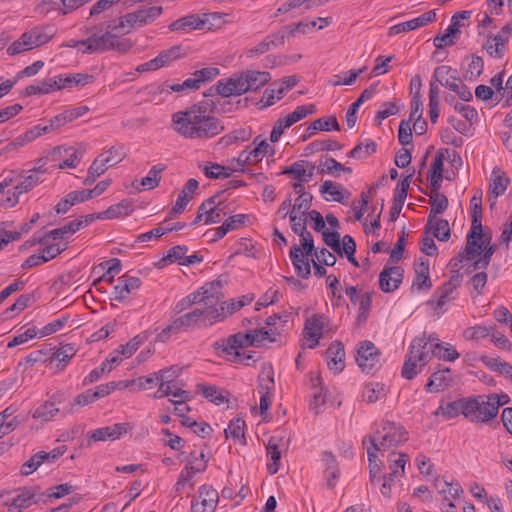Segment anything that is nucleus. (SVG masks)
Masks as SVG:
<instances>
[{"label":"nucleus","mask_w":512,"mask_h":512,"mask_svg":"<svg viewBox=\"0 0 512 512\" xmlns=\"http://www.w3.org/2000/svg\"><path fill=\"white\" fill-rule=\"evenodd\" d=\"M471 217L474 229H481L482 226V191L478 190L470 200Z\"/></svg>","instance_id":"obj_47"},{"label":"nucleus","mask_w":512,"mask_h":512,"mask_svg":"<svg viewBox=\"0 0 512 512\" xmlns=\"http://www.w3.org/2000/svg\"><path fill=\"white\" fill-rule=\"evenodd\" d=\"M138 26L137 12H130L121 16L118 20L108 21V28L118 31L119 34H127Z\"/></svg>","instance_id":"obj_25"},{"label":"nucleus","mask_w":512,"mask_h":512,"mask_svg":"<svg viewBox=\"0 0 512 512\" xmlns=\"http://www.w3.org/2000/svg\"><path fill=\"white\" fill-rule=\"evenodd\" d=\"M198 181L194 178L189 179L176 200L175 205L170 211V218H172L176 214L182 213V211L186 208L188 203L191 201L194 192L198 188Z\"/></svg>","instance_id":"obj_20"},{"label":"nucleus","mask_w":512,"mask_h":512,"mask_svg":"<svg viewBox=\"0 0 512 512\" xmlns=\"http://www.w3.org/2000/svg\"><path fill=\"white\" fill-rule=\"evenodd\" d=\"M197 391L216 405H221L227 402L228 397L230 396L228 391L221 390L215 385L198 384Z\"/></svg>","instance_id":"obj_27"},{"label":"nucleus","mask_w":512,"mask_h":512,"mask_svg":"<svg viewBox=\"0 0 512 512\" xmlns=\"http://www.w3.org/2000/svg\"><path fill=\"white\" fill-rule=\"evenodd\" d=\"M425 233L432 232L433 236L439 241H448L451 236L449 222L446 219H437L429 226L428 222L425 225Z\"/></svg>","instance_id":"obj_33"},{"label":"nucleus","mask_w":512,"mask_h":512,"mask_svg":"<svg viewBox=\"0 0 512 512\" xmlns=\"http://www.w3.org/2000/svg\"><path fill=\"white\" fill-rule=\"evenodd\" d=\"M484 62L482 57L473 55L464 77L469 80L477 79L483 72Z\"/></svg>","instance_id":"obj_63"},{"label":"nucleus","mask_w":512,"mask_h":512,"mask_svg":"<svg viewBox=\"0 0 512 512\" xmlns=\"http://www.w3.org/2000/svg\"><path fill=\"white\" fill-rule=\"evenodd\" d=\"M246 424L245 421L242 418H235L232 419L228 425V428L225 429V436L226 438H231L234 441H238L241 444H246V437H245V428Z\"/></svg>","instance_id":"obj_40"},{"label":"nucleus","mask_w":512,"mask_h":512,"mask_svg":"<svg viewBox=\"0 0 512 512\" xmlns=\"http://www.w3.org/2000/svg\"><path fill=\"white\" fill-rule=\"evenodd\" d=\"M53 37V32L50 28L34 27L31 30L23 33V40L27 39V46L31 49L39 47L49 42Z\"/></svg>","instance_id":"obj_22"},{"label":"nucleus","mask_w":512,"mask_h":512,"mask_svg":"<svg viewBox=\"0 0 512 512\" xmlns=\"http://www.w3.org/2000/svg\"><path fill=\"white\" fill-rule=\"evenodd\" d=\"M322 316L314 315L312 318H309L305 322L306 334L308 337H317L322 338L323 336V323L321 322Z\"/></svg>","instance_id":"obj_60"},{"label":"nucleus","mask_w":512,"mask_h":512,"mask_svg":"<svg viewBox=\"0 0 512 512\" xmlns=\"http://www.w3.org/2000/svg\"><path fill=\"white\" fill-rule=\"evenodd\" d=\"M76 349L71 344H66L61 346L56 351L50 353L49 352V361L57 360L59 363L57 364V369L62 370L66 364L72 359L75 355Z\"/></svg>","instance_id":"obj_37"},{"label":"nucleus","mask_w":512,"mask_h":512,"mask_svg":"<svg viewBox=\"0 0 512 512\" xmlns=\"http://www.w3.org/2000/svg\"><path fill=\"white\" fill-rule=\"evenodd\" d=\"M59 412L55 402L49 400L41 404L33 413L34 419H39L41 422L46 423L50 421Z\"/></svg>","instance_id":"obj_50"},{"label":"nucleus","mask_w":512,"mask_h":512,"mask_svg":"<svg viewBox=\"0 0 512 512\" xmlns=\"http://www.w3.org/2000/svg\"><path fill=\"white\" fill-rule=\"evenodd\" d=\"M377 451L367 448L368 461H369V480L371 484H376L380 481L381 466L377 462Z\"/></svg>","instance_id":"obj_57"},{"label":"nucleus","mask_w":512,"mask_h":512,"mask_svg":"<svg viewBox=\"0 0 512 512\" xmlns=\"http://www.w3.org/2000/svg\"><path fill=\"white\" fill-rule=\"evenodd\" d=\"M386 396V387L382 383L370 382L365 385L363 398L368 403H375Z\"/></svg>","instance_id":"obj_43"},{"label":"nucleus","mask_w":512,"mask_h":512,"mask_svg":"<svg viewBox=\"0 0 512 512\" xmlns=\"http://www.w3.org/2000/svg\"><path fill=\"white\" fill-rule=\"evenodd\" d=\"M267 455L271 459V463L267 465V470L270 474H276L279 470L280 459H281V451L278 447V440L276 437H271L266 446Z\"/></svg>","instance_id":"obj_39"},{"label":"nucleus","mask_w":512,"mask_h":512,"mask_svg":"<svg viewBox=\"0 0 512 512\" xmlns=\"http://www.w3.org/2000/svg\"><path fill=\"white\" fill-rule=\"evenodd\" d=\"M323 240L339 256H342V247L340 233L337 231L324 230L322 232Z\"/></svg>","instance_id":"obj_64"},{"label":"nucleus","mask_w":512,"mask_h":512,"mask_svg":"<svg viewBox=\"0 0 512 512\" xmlns=\"http://www.w3.org/2000/svg\"><path fill=\"white\" fill-rule=\"evenodd\" d=\"M115 32L117 31L108 28V22H106L105 33L102 35H97L96 33H94L89 38H87L86 42H88V45L85 49H82V52L91 54L111 50L113 47V39Z\"/></svg>","instance_id":"obj_15"},{"label":"nucleus","mask_w":512,"mask_h":512,"mask_svg":"<svg viewBox=\"0 0 512 512\" xmlns=\"http://www.w3.org/2000/svg\"><path fill=\"white\" fill-rule=\"evenodd\" d=\"M200 296L201 295L198 293V291L190 293L175 304L173 312L179 314L187 309H190L195 304L203 303V298H200Z\"/></svg>","instance_id":"obj_59"},{"label":"nucleus","mask_w":512,"mask_h":512,"mask_svg":"<svg viewBox=\"0 0 512 512\" xmlns=\"http://www.w3.org/2000/svg\"><path fill=\"white\" fill-rule=\"evenodd\" d=\"M469 400H474L477 403V408L474 409L475 411L468 419L474 423H489L492 419H488L485 415L487 413V409H490V406L488 404V402H491L489 400V396L476 395L469 397Z\"/></svg>","instance_id":"obj_29"},{"label":"nucleus","mask_w":512,"mask_h":512,"mask_svg":"<svg viewBox=\"0 0 512 512\" xmlns=\"http://www.w3.org/2000/svg\"><path fill=\"white\" fill-rule=\"evenodd\" d=\"M166 169L165 165L157 164L154 165L150 171L148 172V175L141 179L140 185L142 186L143 190H152L156 188L159 185V182L161 180V172H163Z\"/></svg>","instance_id":"obj_44"},{"label":"nucleus","mask_w":512,"mask_h":512,"mask_svg":"<svg viewBox=\"0 0 512 512\" xmlns=\"http://www.w3.org/2000/svg\"><path fill=\"white\" fill-rule=\"evenodd\" d=\"M491 236L486 238L485 244L482 246L483 255L479 259L475 260L472 265L469 266V271H475L477 269H485L491 262V258L496 251V245L490 244Z\"/></svg>","instance_id":"obj_38"},{"label":"nucleus","mask_w":512,"mask_h":512,"mask_svg":"<svg viewBox=\"0 0 512 512\" xmlns=\"http://www.w3.org/2000/svg\"><path fill=\"white\" fill-rule=\"evenodd\" d=\"M170 31H192L205 28V22L202 21L201 14H189L173 21L168 26Z\"/></svg>","instance_id":"obj_21"},{"label":"nucleus","mask_w":512,"mask_h":512,"mask_svg":"<svg viewBox=\"0 0 512 512\" xmlns=\"http://www.w3.org/2000/svg\"><path fill=\"white\" fill-rule=\"evenodd\" d=\"M145 340V335L138 334L129 340L125 345H120L114 351V353L120 354L124 358H129L138 350V348L144 343Z\"/></svg>","instance_id":"obj_53"},{"label":"nucleus","mask_w":512,"mask_h":512,"mask_svg":"<svg viewBox=\"0 0 512 512\" xmlns=\"http://www.w3.org/2000/svg\"><path fill=\"white\" fill-rule=\"evenodd\" d=\"M188 251V247L186 245H176L168 250L167 255L164 256L158 262V267L163 268L168 264L178 262L181 265L186 258V253Z\"/></svg>","instance_id":"obj_41"},{"label":"nucleus","mask_w":512,"mask_h":512,"mask_svg":"<svg viewBox=\"0 0 512 512\" xmlns=\"http://www.w3.org/2000/svg\"><path fill=\"white\" fill-rule=\"evenodd\" d=\"M133 426L128 423H116L112 426L101 427L88 433L87 446H91L93 442L117 440L120 439L124 434L131 431Z\"/></svg>","instance_id":"obj_7"},{"label":"nucleus","mask_w":512,"mask_h":512,"mask_svg":"<svg viewBox=\"0 0 512 512\" xmlns=\"http://www.w3.org/2000/svg\"><path fill=\"white\" fill-rule=\"evenodd\" d=\"M471 11H460L455 13L451 18V24L446 28L443 35H438L434 38V45L437 49H441L444 46L453 45L455 43V37L460 33V27L462 26L461 20L470 18Z\"/></svg>","instance_id":"obj_10"},{"label":"nucleus","mask_w":512,"mask_h":512,"mask_svg":"<svg viewBox=\"0 0 512 512\" xmlns=\"http://www.w3.org/2000/svg\"><path fill=\"white\" fill-rule=\"evenodd\" d=\"M254 300L253 294H246L241 296L238 300L231 299L229 301H224L220 305V312H223L224 319H226L229 315H232L236 311L240 310L246 305H249Z\"/></svg>","instance_id":"obj_35"},{"label":"nucleus","mask_w":512,"mask_h":512,"mask_svg":"<svg viewBox=\"0 0 512 512\" xmlns=\"http://www.w3.org/2000/svg\"><path fill=\"white\" fill-rule=\"evenodd\" d=\"M138 15V26L143 27L145 25L154 22L163 12L162 6H151L136 10Z\"/></svg>","instance_id":"obj_48"},{"label":"nucleus","mask_w":512,"mask_h":512,"mask_svg":"<svg viewBox=\"0 0 512 512\" xmlns=\"http://www.w3.org/2000/svg\"><path fill=\"white\" fill-rule=\"evenodd\" d=\"M134 211L133 201L124 199L121 202L110 206L107 210L102 211L105 219H115L121 216H128Z\"/></svg>","instance_id":"obj_34"},{"label":"nucleus","mask_w":512,"mask_h":512,"mask_svg":"<svg viewBox=\"0 0 512 512\" xmlns=\"http://www.w3.org/2000/svg\"><path fill=\"white\" fill-rule=\"evenodd\" d=\"M431 353L438 359L444 361L453 362L459 358V353L449 344L444 346L442 343H435L431 347Z\"/></svg>","instance_id":"obj_52"},{"label":"nucleus","mask_w":512,"mask_h":512,"mask_svg":"<svg viewBox=\"0 0 512 512\" xmlns=\"http://www.w3.org/2000/svg\"><path fill=\"white\" fill-rule=\"evenodd\" d=\"M422 370H420V365L416 361L414 355H412L409 351L406 354L405 362L402 367L401 375L403 378L411 380L413 379L418 373H420Z\"/></svg>","instance_id":"obj_56"},{"label":"nucleus","mask_w":512,"mask_h":512,"mask_svg":"<svg viewBox=\"0 0 512 512\" xmlns=\"http://www.w3.org/2000/svg\"><path fill=\"white\" fill-rule=\"evenodd\" d=\"M88 111H89V107L85 106V105L69 108V109H66L65 111H63L62 113L54 116L53 118H51V121L56 130V129L66 125L67 123H70V122L76 120L77 118L85 115Z\"/></svg>","instance_id":"obj_24"},{"label":"nucleus","mask_w":512,"mask_h":512,"mask_svg":"<svg viewBox=\"0 0 512 512\" xmlns=\"http://www.w3.org/2000/svg\"><path fill=\"white\" fill-rule=\"evenodd\" d=\"M433 79L444 87L445 81L451 85L453 83L461 82V78L459 77L457 70L452 69V67L447 65L436 67L433 73Z\"/></svg>","instance_id":"obj_36"},{"label":"nucleus","mask_w":512,"mask_h":512,"mask_svg":"<svg viewBox=\"0 0 512 512\" xmlns=\"http://www.w3.org/2000/svg\"><path fill=\"white\" fill-rule=\"evenodd\" d=\"M216 104L211 100L200 101L172 115L173 129L184 138L206 139L220 134L224 126L211 116Z\"/></svg>","instance_id":"obj_1"},{"label":"nucleus","mask_w":512,"mask_h":512,"mask_svg":"<svg viewBox=\"0 0 512 512\" xmlns=\"http://www.w3.org/2000/svg\"><path fill=\"white\" fill-rule=\"evenodd\" d=\"M230 16L222 12H209L201 14L202 21L205 22V28L208 30H217L222 28L223 25L228 23L226 17Z\"/></svg>","instance_id":"obj_49"},{"label":"nucleus","mask_w":512,"mask_h":512,"mask_svg":"<svg viewBox=\"0 0 512 512\" xmlns=\"http://www.w3.org/2000/svg\"><path fill=\"white\" fill-rule=\"evenodd\" d=\"M320 193L327 201L333 200L344 203L345 198L350 196V192L341 187L340 184L331 180H325L320 186Z\"/></svg>","instance_id":"obj_23"},{"label":"nucleus","mask_w":512,"mask_h":512,"mask_svg":"<svg viewBox=\"0 0 512 512\" xmlns=\"http://www.w3.org/2000/svg\"><path fill=\"white\" fill-rule=\"evenodd\" d=\"M404 278V270L400 266L384 267L379 275V288L384 293L398 289Z\"/></svg>","instance_id":"obj_13"},{"label":"nucleus","mask_w":512,"mask_h":512,"mask_svg":"<svg viewBox=\"0 0 512 512\" xmlns=\"http://www.w3.org/2000/svg\"><path fill=\"white\" fill-rule=\"evenodd\" d=\"M107 152L109 155L105 156V154H103V160L109 167L117 165L126 157V153L122 145L112 146Z\"/></svg>","instance_id":"obj_61"},{"label":"nucleus","mask_w":512,"mask_h":512,"mask_svg":"<svg viewBox=\"0 0 512 512\" xmlns=\"http://www.w3.org/2000/svg\"><path fill=\"white\" fill-rule=\"evenodd\" d=\"M429 203L431 206L430 213L428 215V225L430 226L435 220L437 214H442L448 207L449 201L446 195L443 193H430Z\"/></svg>","instance_id":"obj_31"},{"label":"nucleus","mask_w":512,"mask_h":512,"mask_svg":"<svg viewBox=\"0 0 512 512\" xmlns=\"http://www.w3.org/2000/svg\"><path fill=\"white\" fill-rule=\"evenodd\" d=\"M489 400L491 402H488L490 409H487V413L485 414L488 419H494L499 411V408L505 404H507L510 401V398L507 394H490Z\"/></svg>","instance_id":"obj_54"},{"label":"nucleus","mask_w":512,"mask_h":512,"mask_svg":"<svg viewBox=\"0 0 512 512\" xmlns=\"http://www.w3.org/2000/svg\"><path fill=\"white\" fill-rule=\"evenodd\" d=\"M316 111V106L314 104H309L307 106L302 105L298 106L292 113L288 114L284 117V121L288 124V126H292L296 122L302 120L309 114H313Z\"/></svg>","instance_id":"obj_55"},{"label":"nucleus","mask_w":512,"mask_h":512,"mask_svg":"<svg viewBox=\"0 0 512 512\" xmlns=\"http://www.w3.org/2000/svg\"><path fill=\"white\" fill-rule=\"evenodd\" d=\"M343 145L336 140L332 139H323V140H315L311 142L307 147V154H313L315 152L320 151H334L341 150Z\"/></svg>","instance_id":"obj_51"},{"label":"nucleus","mask_w":512,"mask_h":512,"mask_svg":"<svg viewBox=\"0 0 512 512\" xmlns=\"http://www.w3.org/2000/svg\"><path fill=\"white\" fill-rule=\"evenodd\" d=\"M380 355L381 353L375 344L366 340L359 344L356 362L363 372L370 373L379 363Z\"/></svg>","instance_id":"obj_6"},{"label":"nucleus","mask_w":512,"mask_h":512,"mask_svg":"<svg viewBox=\"0 0 512 512\" xmlns=\"http://www.w3.org/2000/svg\"><path fill=\"white\" fill-rule=\"evenodd\" d=\"M229 167L220 165L218 163H208L202 170L205 176L209 179H225L231 176V173H224ZM231 171L236 169L230 168Z\"/></svg>","instance_id":"obj_58"},{"label":"nucleus","mask_w":512,"mask_h":512,"mask_svg":"<svg viewBox=\"0 0 512 512\" xmlns=\"http://www.w3.org/2000/svg\"><path fill=\"white\" fill-rule=\"evenodd\" d=\"M425 342L422 338H414L409 346V352L414 355L416 361L420 365V370L432 359L434 355L431 353V347L426 349Z\"/></svg>","instance_id":"obj_26"},{"label":"nucleus","mask_w":512,"mask_h":512,"mask_svg":"<svg viewBox=\"0 0 512 512\" xmlns=\"http://www.w3.org/2000/svg\"><path fill=\"white\" fill-rule=\"evenodd\" d=\"M327 366L331 371L340 373L344 367L345 349L340 341L332 342L326 350Z\"/></svg>","instance_id":"obj_18"},{"label":"nucleus","mask_w":512,"mask_h":512,"mask_svg":"<svg viewBox=\"0 0 512 512\" xmlns=\"http://www.w3.org/2000/svg\"><path fill=\"white\" fill-rule=\"evenodd\" d=\"M383 430L386 432L380 443L376 442V438L369 437L371 448L375 451L387 450L391 447L398 446L407 440V432L404 427L394 422L386 421L383 423Z\"/></svg>","instance_id":"obj_4"},{"label":"nucleus","mask_w":512,"mask_h":512,"mask_svg":"<svg viewBox=\"0 0 512 512\" xmlns=\"http://www.w3.org/2000/svg\"><path fill=\"white\" fill-rule=\"evenodd\" d=\"M94 81V76L87 73L65 74L67 88L85 86Z\"/></svg>","instance_id":"obj_62"},{"label":"nucleus","mask_w":512,"mask_h":512,"mask_svg":"<svg viewBox=\"0 0 512 512\" xmlns=\"http://www.w3.org/2000/svg\"><path fill=\"white\" fill-rule=\"evenodd\" d=\"M256 342L257 340L253 339L252 331H248L247 333L238 332L230 335L226 339L214 342L213 348L215 350H221L226 355H231L232 351H236L238 348L252 346V344H256Z\"/></svg>","instance_id":"obj_9"},{"label":"nucleus","mask_w":512,"mask_h":512,"mask_svg":"<svg viewBox=\"0 0 512 512\" xmlns=\"http://www.w3.org/2000/svg\"><path fill=\"white\" fill-rule=\"evenodd\" d=\"M36 301L34 293H27L20 295L17 300L10 307L6 308L3 312L5 319L11 318L13 313H19Z\"/></svg>","instance_id":"obj_42"},{"label":"nucleus","mask_w":512,"mask_h":512,"mask_svg":"<svg viewBox=\"0 0 512 512\" xmlns=\"http://www.w3.org/2000/svg\"><path fill=\"white\" fill-rule=\"evenodd\" d=\"M510 184V178L504 172L497 170L492 171V179L489 186V193L493 195L494 199L503 195Z\"/></svg>","instance_id":"obj_32"},{"label":"nucleus","mask_w":512,"mask_h":512,"mask_svg":"<svg viewBox=\"0 0 512 512\" xmlns=\"http://www.w3.org/2000/svg\"><path fill=\"white\" fill-rule=\"evenodd\" d=\"M223 320V312L219 313L218 311L207 310L204 307L195 308L174 319L171 324L157 335V339L161 342H166L169 340L171 334L212 326Z\"/></svg>","instance_id":"obj_2"},{"label":"nucleus","mask_w":512,"mask_h":512,"mask_svg":"<svg viewBox=\"0 0 512 512\" xmlns=\"http://www.w3.org/2000/svg\"><path fill=\"white\" fill-rule=\"evenodd\" d=\"M289 256L297 275L303 279H307L311 274L308 256L303 253L302 249L297 244H294L290 248Z\"/></svg>","instance_id":"obj_19"},{"label":"nucleus","mask_w":512,"mask_h":512,"mask_svg":"<svg viewBox=\"0 0 512 512\" xmlns=\"http://www.w3.org/2000/svg\"><path fill=\"white\" fill-rule=\"evenodd\" d=\"M323 462L325 463V475L327 478V486L332 489L335 487L336 480L340 476V471L338 468V462L334 454L330 451L323 452L322 455Z\"/></svg>","instance_id":"obj_28"},{"label":"nucleus","mask_w":512,"mask_h":512,"mask_svg":"<svg viewBox=\"0 0 512 512\" xmlns=\"http://www.w3.org/2000/svg\"><path fill=\"white\" fill-rule=\"evenodd\" d=\"M223 282L220 278L206 283L198 291L203 298L204 308L212 311H220L218 304L224 297L222 292Z\"/></svg>","instance_id":"obj_8"},{"label":"nucleus","mask_w":512,"mask_h":512,"mask_svg":"<svg viewBox=\"0 0 512 512\" xmlns=\"http://www.w3.org/2000/svg\"><path fill=\"white\" fill-rule=\"evenodd\" d=\"M477 403L474 400L467 398H461L456 401L448 402L445 405H440L434 412V415H441L446 419H451L462 414L465 418L471 417L472 413L477 408Z\"/></svg>","instance_id":"obj_5"},{"label":"nucleus","mask_w":512,"mask_h":512,"mask_svg":"<svg viewBox=\"0 0 512 512\" xmlns=\"http://www.w3.org/2000/svg\"><path fill=\"white\" fill-rule=\"evenodd\" d=\"M408 460L409 456L406 453H390L388 461L391 472L389 473V475L397 477L399 474H404L405 465Z\"/></svg>","instance_id":"obj_46"},{"label":"nucleus","mask_w":512,"mask_h":512,"mask_svg":"<svg viewBox=\"0 0 512 512\" xmlns=\"http://www.w3.org/2000/svg\"><path fill=\"white\" fill-rule=\"evenodd\" d=\"M39 487H23L19 490V494L13 498L10 508L17 509L21 512L23 509L30 507L33 504H38L40 501L46 502L45 493L38 494Z\"/></svg>","instance_id":"obj_14"},{"label":"nucleus","mask_w":512,"mask_h":512,"mask_svg":"<svg viewBox=\"0 0 512 512\" xmlns=\"http://www.w3.org/2000/svg\"><path fill=\"white\" fill-rule=\"evenodd\" d=\"M230 77L232 80L230 85L234 89L235 96L258 91L271 80L269 72L250 69L234 73Z\"/></svg>","instance_id":"obj_3"},{"label":"nucleus","mask_w":512,"mask_h":512,"mask_svg":"<svg viewBox=\"0 0 512 512\" xmlns=\"http://www.w3.org/2000/svg\"><path fill=\"white\" fill-rule=\"evenodd\" d=\"M231 77H228L226 79L218 80L216 84L211 86L207 92L204 93V96H214V95H220L224 98H229L231 96H235L234 89L230 85L231 83Z\"/></svg>","instance_id":"obj_45"},{"label":"nucleus","mask_w":512,"mask_h":512,"mask_svg":"<svg viewBox=\"0 0 512 512\" xmlns=\"http://www.w3.org/2000/svg\"><path fill=\"white\" fill-rule=\"evenodd\" d=\"M436 19V12L435 10H431L428 12L423 13L417 18H414L412 20L398 23L396 25H393L388 30L389 36H396L400 33H406L412 30H415L417 28L423 27Z\"/></svg>","instance_id":"obj_16"},{"label":"nucleus","mask_w":512,"mask_h":512,"mask_svg":"<svg viewBox=\"0 0 512 512\" xmlns=\"http://www.w3.org/2000/svg\"><path fill=\"white\" fill-rule=\"evenodd\" d=\"M339 131L340 125L335 116L323 117L314 120L306 130V137H311L316 131Z\"/></svg>","instance_id":"obj_30"},{"label":"nucleus","mask_w":512,"mask_h":512,"mask_svg":"<svg viewBox=\"0 0 512 512\" xmlns=\"http://www.w3.org/2000/svg\"><path fill=\"white\" fill-rule=\"evenodd\" d=\"M451 370L448 367L438 365V369L431 374L425 385L427 392H440L451 386L452 384Z\"/></svg>","instance_id":"obj_17"},{"label":"nucleus","mask_w":512,"mask_h":512,"mask_svg":"<svg viewBox=\"0 0 512 512\" xmlns=\"http://www.w3.org/2000/svg\"><path fill=\"white\" fill-rule=\"evenodd\" d=\"M46 169L42 167H34L28 171V175L23 177V180L14 187L12 196H8L5 200L9 207H14L18 201L19 196L23 193L31 191L39 182V173H45Z\"/></svg>","instance_id":"obj_11"},{"label":"nucleus","mask_w":512,"mask_h":512,"mask_svg":"<svg viewBox=\"0 0 512 512\" xmlns=\"http://www.w3.org/2000/svg\"><path fill=\"white\" fill-rule=\"evenodd\" d=\"M200 501L192 500V512H214L219 501L217 490L209 485H202L198 489Z\"/></svg>","instance_id":"obj_12"}]
</instances>
